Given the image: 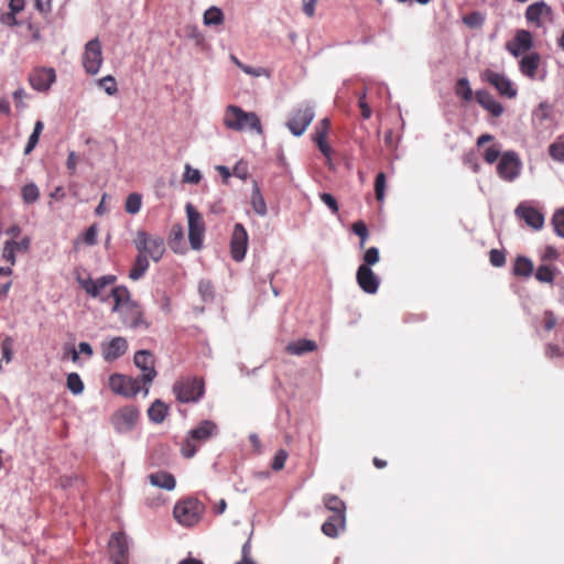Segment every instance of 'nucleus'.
<instances>
[{
  "label": "nucleus",
  "instance_id": "obj_1",
  "mask_svg": "<svg viewBox=\"0 0 564 564\" xmlns=\"http://www.w3.org/2000/svg\"><path fill=\"white\" fill-rule=\"evenodd\" d=\"M113 299L112 312L118 313L123 325L131 329H147L149 324L143 318V312L138 303L131 300L129 290L123 286H116L111 290Z\"/></svg>",
  "mask_w": 564,
  "mask_h": 564
},
{
  "label": "nucleus",
  "instance_id": "obj_2",
  "mask_svg": "<svg viewBox=\"0 0 564 564\" xmlns=\"http://www.w3.org/2000/svg\"><path fill=\"white\" fill-rule=\"evenodd\" d=\"M224 126L236 132L250 131L259 135L263 134L259 116L253 111H245L236 105H228L223 116Z\"/></svg>",
  "mask_w": 564,
  "mask_h": 564
},
{
  "label": "nucleus",
  "instance_id": "obj_3",
  "mask_svg": "<svg viewBox=\"0 0 564 564\" xmlns=\"http://www.w3.org/2000/svg\"><path fill=\"white\" fill-rule=\"evenodd\" d=\"M218 434V427L210 420L202 421L195 429H192L182 443L181 452L186 458L193 457L199 445Z\"/></svg>",
  "mask_w": 564,
  "mask_h": 564
},
{
  "label": "nucleus",
  "instance_id": "obj_4",
  "mask_svg": "<svg viewBox=\"0 0 564 564\" xmlns=\"http://www.w3.org/2000/svg\"><path fill=\"white\" fill-rule=\"evenodd\" d=\"M173 392L182 403H196L205 393V383L198 377L181 378L174 383Z\"/></svg>",
  "mask_w": 564,
  "mask_h": 564
},
{
  "label": "nucleus",
  "instance_id": "obj_5",
  "mask_svg": "<svg viewBox=\"0 0 564 564\" xmlns=\"http://www.w3.org/2000/svg\"><path fill=\"white\" fill-rule=\"evenodd\" d=\"M315 117V107L311 101H303L289 115L286 127L294 137H301Z\"/></svg>",
  "mask_w": 564,
  "mask_h": 564
},
{
  "label": "nucleus",
  "instance_id": "obj_6",
  "mask_svg": "<svg viewBox=\"0 0 564 564\" xmlns=\"http://www.w3.org/2000/svg\"><path fill=\"white\" fill-rule=\"evenodd\" d=\"M138 252H141L158 262L165 252L164 240L158 236H151L145 231L139 230L134 240Z\"/></svg>",
  "mask_w": 564,
  "mask_h": 564
},
{
  "label": "nucleus",
  "instance_id": "obj_7",
  "mask_svg": "<svg viewBox=\"0 0 564 564\" xmlns=\"http://www.w3.org/2000/svg\"><path fill=\"white\" fill-rule=\"evenodd\" d=\"M186 215L188 220V240L192 249L200 250L203 248L205 223L200 213L191 204H186Z\"/></svg>",
  "mask_w": 564,
  "mask_h": 564
},
{
  "label": "nucleus",
  "instance_id": "obj_8",
  "mask_svg": "<svg viewBox=\"0 0 564 564\" xmlns=\"http://www.w3.org/2000/svg\"><path fill=\"white\" fill-rule=\"evenodd\" d=\"M116 281V276L108 274L102 275L96 280H93L91 278H77V282L80 284V286L85 290V292L95 299H99L101 302L106 303L111 296V292L109 294H105L104 290L108 286L113 284Z\"/></svg>",
  "mask_w": 564,
  "mask_h": 564
},
{
  "label": "nucleus",
  "instance_id": "obj_9",
  "mask_svg": "<svg viewBox=\"0 0 564 564\" xmlns=\"http://www.w3.org/2000/svg\"><path fill=\"white\" fill-rule=\"evenodd\" d=\"M173 513L178 523L192 527L200 518V505L196 499H186L175 505Z\"/></svg>",
  "mask_w": 564,
  "mask_h": 564
},
{
  "label": "nucleus",
  "instance_id": "obj_10",
  "mask_svg": "<svg viewBox=\"0 0 564 564\" xmlns=\"http://www.w3.org/2000/svg\"><path fill=\"white\" fill-rule=\"evenodd\" d=\"M521 169V160L514 151L505 152L497 164V173L506 182H513L520 175Z\"/></svg>",
  "mask_w": 564,
  "mask_h": 564
},
{
  "label": "nucleus",
  "instance_id": "obj_11",
  "mask_svg": "<svg viewBox=\"0 0 564 564\" xmlns=\"http://www.w3.org/2000/svg\"><path fill=\"white\" fill-rule=\"evenodd\" d=\"M102 51L100 41L95 37L85 45L83 66L89 75H96L102 65Z\"/></svg>",
  "mask_w": 564,
  "mask_h": 564
},
{
  "label": "nucleus",
  "instance_id": "obj_12",
  "mask_svg": "<svg viewBox=\"0 0 564 564\" xmlns=\"http://www.w3.org/2000/svg\"><path fill=\"white\" fill-rule=\"evenodd\" d=\"M481 79L490 84L495 89L507 98H514L518 94L517 87L513 83L502 73L491 69H486L481 73Z\"/></svg>",
  "mask_w": 564,
  "mask_h": 564
},
{
  "label": "nucleus",
  "instance_id": "obj_13",
  "mask_svg": "<svg viewBox=\"0 0 564 564\" xmlns=\"http://www.w3.org/2000/svg\"><path fill=\"white\" fill-rule=\"evenodd\" d=\"M514 215L534 230H540L544 226V215L532 202H521L514 209Z\"/></svg>",
  "mask_w": 564,
  "mask_h": 564
},
{
  "label": "nucleus",
  "instance_id": "obj_14",
  "mask_svg": "<svg viewBox=\"0 0 564 564\" xmlns=\"http://www.w3.org/2000/svg\"><path fill=\"white\" fill-rule=\"evenodd\" d=\"M141 379L132 378L123 375H112L109 378V387L110 389L124 397H134L141 390Z\"/></svg>",
  "mask_w": 564,
  "mask_h": 564
},
{
  "label": "nucleus",
  "instance_id": "obj_15",
  "mask_svg": "<svg viewBox=\"0 0 564 564\" xmlns=\"http://www.w3.org/2000/svg\"><path fill=\"white\" fill-rule=\"evenodd\" d=\"M249 243L248 232L242 224H236L230 237V254L236 262L245 259Z\"/></svg>",
  "mask_w": 564,
  "mask_h": 564
},
{
  "label": "nucleus",
  "instance_id": "obj_16",
  "mask_svg": "<svg viewBox=\"0 0 564 564\" xmlns=\"http://www.w3.org/2000/svg\"><path fill=\"white\" fill-rule=\"evenodd\" d=\"M552 14V8L545 1L541 0L528 6L524 17L529 24L541 28L543 25V19H551Z\"/></svg>",
  "mask_w": 564,
  "mask_h": 564
},
{
  "label": "nucleus",
  "instance_id": "obj_17",
  "mask_svg": "<svg viewBox=\"0 0 564 564\" xmlns=\"http://www.w3.org/2000/svg\"><path fill=\"white\" fill-rule=\"evenodd\" d=\"M134 364L142 370L141 381L150 384L156 376L154 356L149 350H139L134 355Z\"/></svg>",
  "mask_w": 564,
  "mask_h": 564
},
{
  "label": "nucleus",
  "instance_id": "obj_18",
  "mask_svg": "<svg viewBox=\"0 0 564 564\" xmlns=\"http://www.w3.org/2000/svg\"><path fill=\"white\" fill-rule=\"evenodd\" d=\"M56 80V73L54 68H36L34 69L29 77V83L33 89L37 91H46L51 88V86Z\"/></svg>",
  "mask_w": 564,
  "mask_h": 564
},
{
  "label": "nucleus",
  "instance_id": "obj_19",
  "mask_svg": "<svg viewBox=\"0 0 564 564\" xmlns=\"http://www.w3.org/2000/svg\"><path fill=\"white\" fill-rule=\"evenodd\" d=\"M359 288L368 294H376L380 285V278L367 265H359L356 273Z\"/></svg>",
  "mask_w": 564,
  "mask_h": 564
},
{
  "label": "nucleus",
  "instance_id": "obj_20",
  "mask_svg": "<svg viewBox=\"0 0 564 564\" xmlns=\"http://www.w3.org/2000/svg\"><path fill=\"white\" fill-rule=\"evenodd\" d=\"M533 46L532 34L527 30H518L512 41L506 47L510 54L518 57Z\"/></svg>",
  "mask_w": 564,
  "mask_h": 564
},
{
  "label": "nucleus",
  "instance_id": "obj_21",
  "mask_svg": "<svg viewBox=\"0 0 564 564\" xmlns=\"http://www.w3.org/2000/svg\"><path fill=\"white\" fill-rule=\"evenodd\" d=\"M541 63V56L533 52L525 56H523L519 63V68L522 75L534 80L540 79L543 80L545 74L538 76V69Z\"/></svg>",
  "mask_w": 564,
  "mask_h": 564
},
{
  "label": "nucleus",
  "instance_id": "obj_22",
  "mask_svg": "<svg viewBox=\"0 0 564 564\" xmlns=\"http://www.w3.org/2000/svg\"><path fill=\"white\" fill-rule=\"evenodd\" d=\"M477 102L492 117H500L503 106L486 89H479L475 94Z\"/></svg>",
  "mask_w": 564,
  "mask_h": 564
},
{
  "label": "nucleus",
  "instance_id": "obj_23",
  "mask_svg": "<svg viewBox=\"0 0 564 564\" xmlns=\"http://www.w3.org/2000/svg\"><path fill=\"white\" fill-rule=\"evenodd\" d=\"M128 343L123 337H115L109 343L102 344V356L106 361H113L126 354Z\"/></svg>",
  "mask_w": 564,
  "mask_h": 564
},
{
  "label": "nucleus",
  "instance_id": "obj_24",
  "mask_svg": "<svg viewBox=\"0 0 564 564\" xmlns=\"http://www.w3.org/2000/svg\"><path fill=\"white\" fill-rule=\"evenodd\" d=\"M139 419V411L133 406L120 410L115 416V424L119 431L131 430Z\"/></svg>",
  "mask_w": 564,
  "mask_h": 564
},
{
  "label": "nucleus",
  "instance_id": "obj_25",
  "mask_svg": "<svg viewBox=\"0 0 564 564\" xmlns=\"http://www.w3.org/2000/svg\"><path fill=\"white\" fill-rule=\"evenodd\" d=\"M149 481L152 486L165 489L173 490L176 486V480L174 476L167 471L159 470L156 473H152L148 476Z\"/></svg>",
  "mask_w": 564,
  "mask_h": 564
},
{
  "label": "nucleus",
  "instance_id": "obj_26",
  "mask_svg": "<svg viewBox=\"0 0 564 564\" xmlns=\"http://www.w3.org/2000/svg\"><path fill=\"white\" fill-rule=\"evenodd\" d=\"M109 546L112 550V558H126L128 554V538L124 533L116 532L112 533L109 541Z\"/></svg>",
  "mask_w": 564,
  "mask_h": 564
},
{
  "label": "nucleus",
  "instance_id": "obj_27",
  "mask_svg": "<svg viewBox=\"0 0 564 564\" xmlns=\"http://www.w3.org/2000/svg\"><path fill=\"white\" fill-rule=\"evenodd\" d=\"M169 246L176 253H184L186 246L184 241V228L181 224H174L169 236Z\"/></svg>",
  "mask_w": 564,
  "mask_h": 564
},
{
  "label": "nucleus",
  "instance_id": "obj_28",
  "mask_svg": "<svg viewBox=\"0 0 564 564\" xmlns=\"http://www.w3.org/2000/svg\"><path fill=\"white\" fill-rule=\"evenodd\" d=\"M346 517L345 514H332L322 525V531L329 538H336L339 534V530L345 528Z\"/></svg>",
  "mask_w": 564,
  "mask_h": 564
},
{
  "label": "nucleus",
  "instance_id": "obj_29",
  "mask_svg": "<svg viewBox=\"0 0 564 564\" xmlns=\"http://www.w3.org/2000/svg\"><path fill=\"white\" fill-rule=\"evenodd\" d=\"M533 261L525 256H518L513 263L512 272L517 276L530 278L533 273Z\"/></svg>",
  "mask_w": 564,
  "mask_h": 564
},
{
  "label": "nucleus",
  "instance_id": "obj_30",
  "mask_svg": "<svg viewBox=\"0 0 564 564\" xmlns=\"http://www.w3.org/2000/svg\"><path fill=\"white\" fill-rule=\"evenodd\" d=\"M167 412L169 406L160 399H156L148 409V416L151 422L160 424L165 420Z\"/></svg>",
  "mask_w": 564,
  "mask_h": 564
},
{
  "label": "nucleus",
  "instance_id": "obj_31",
  "mask_svg": "<svg viewBox=\"0 0 564 564\" xmlns=\"http://www.w3.org/2000/svg\"><path fill=\"white\" fill-rule=\"evenodd\" d=\"M149 259L145 254L138 252L133 265L129 272V278L133 281L140 280L149 269Z\"/></svg>",
  "mask_w": 564,
  "mask_h": 564
},
{
  "label": "nucleus",
  "instance_id": "obj_32",
  "mask_svg": "<svg viewBox=\"0 0 564 564\" xmlns=\"http://www.w3.org/2000/svg\"><path fill=\"white\" fill-rule=\"evenodd\" d=\"M317 345L311 339H300L288 344L286 351L291 355L301 356L310 351H314Z\"/></svg>",
  "mask_w": 564,
  "mask_h": 564
},
{
  "label": "nucleus",
  "instance_id": "obj_33",
  "mask_svg": "<svg viewBox=\"0 0 564 564\" xmlns=\"http://www.w3.org/2000/svg\"><path fill=\"white\" fill-rule=\"evenodd\" d=\"M251 206L256 214L265 216L268 213L265 200L260 192L258 185H254L251 193Z\"/></svg>",
  "mask_w": 564,
  "mask_h": 564
},
{
  "label": "nucleus",
  "instance_id": "obj_34",
  "mask_svg": "<svg viewBox=\"0 0 564 564\" xmlns=\"http://www.w3.org/2000/svg\"><path fill=\"white\" fill-rule=\"evenodd\" d=\"M324 505L327 510L332 511L333 514H345L346 506L345 502L335 495L324 496Z\"/></svg>",
  "mask_w": 564,
  "mask_h": 564
},
{
  "label": "nucleus",
  "instance_id": "obj_35",
  "mask_svg": "<svg viewBox=\"0 0 564 564\" xmlns=\"http://www.w3.org/2000/svg\"><path fill=\"white\" fill-rule=\"evenodd\" d=\"M556 268L547 264H540L535 271V279L541 283H553Z\"/></svg>",
  "mask_w": 564,
  "mask_h": 564
},
{
  "label": "nucleus",
  "instance_id": "obj_36",
  "mask_svg": "<svg viewBox=\"0 0 564 564\" xmlns=\"http://www.w3.org/2000/svg\"><path fill=\"white\" fill-rule=\"evenodd\" d=\"M549 154L554 161L564 163V134L550 144Z\"/></svg>",
  "mask_w": 564,
  "mask_h": 564
},
{
  "label": "nucleus",
  "instance_id": "obj_37",
  "mask_svg": "<svg viewBox=\"0 0 564 564\" xmlns=\"http://www.w3.org/2000/svg\"><path fill=\"white\" fill-rule=\"evenodd\" d=\"M455 94L464 101H470L473 99V90L470 88L469 80L466 77H462L457 80Z\"/></svg>",
  "mask_w": 564,
  "mask_h": 564
},
{
  "label": "nucleus",
  "instance_id": "obj_38",
  "mask_svg": "<svg viewBox=\"0 0 564 564\" xmlns=\"http://www.w3.org/2000/svg\"><path fill=\"white\" fill-rule=\"evenodd\" d=\"M224 21V13L217 7H210L204 13V23L206 25H219Z\"/></svg>",
  "mask_w": 564,
  "mask_h": 564
},
{
  "label": "nucleus",
  "instance_id": "obj_39",
  "mask_svg": "<svg viewBox=\"0 0 564 564\" xmlns=\"http://www.w3.org/2000/svg\"><path fill=\"white\" fill-rule=\"evenodd\" d=\"M142 206V196L139 193H131L128 195L124 204V209L130 215H135L140 212Z\"/></svg>",
  "mask_w": 564,
  "mask_h": 564
},
{
  "label": "nucleus",
  "instance_id": "obj_40",
  "mask_svg": "<svg viewBox=\"0 0 564 564\" xmlns=\"http://www.w3.org/2000/svg\"><path fill=\"white\" fill-rule=\"evenodd\" d=\"M22 199L25 204L35 203L40 197L39 187L34 183L25 184L21 189Z\"/></svg>",
  "mask_w": 564,
  "mask_h": 564
},
{
  "label": "nucleus",
  "instance_id": "obj_41",
  "mask_svg": "<svg viewBox=\"0 0 564 564\" xmlns=\"http://www.w3.org/2000/svg\"><path fill=\"white\" fill-rule=\"evenodd\" d=\"M313 141L316 143L318 150L322 152V154L326 158L327 165L332 169L333 167V161H332V148L327 143L326 138L323 137V133L317 137H313Z\"/></svg>",
  "mask_w": 564,
  "mask_h": 564
},
{
  "label": "nucleus",
  "instance_id": "obj_42",
  "mask_svg": "<svg viewBox=\"0 0 564 564\" xmlns=\"http://www.w3.org/2000/svg\"><path fill=\"white\" fill-rule=\"evenodd\" d=\"M66 386L67 389L75 395H78L84 391V382L79 375L76 372H72L67 376Z\"/></svg>",
  "mask_w": 564,
  "mask_h": 564
},
{
  "label": "nucleus",
  "instance_id": "obj_43",
  "mask_svg": "<svg viewBox=\"0 0 564 564\" xmlns=\"http://www.w3.org/2000/svg\"><path fill=\"white\" fill-rule=\"evenodd\" d=\"M552 225L557 236L564 238V208L556 210L552 217Z\"/></svg>",
  "mask_w": 564,
  "mask_h": 564
},
{
  "label": "nucleus",
  "instance_id": "obj_44",
  "mask_svg": "<svg viewBox=\"0 0 564 564\" xmlns=\"http://www.w3.org/2000/svg\"><path fill=\"white\" fill-rule=\"evenodd\" d=\"M98 85L109 95L113 96L118 91L117 83L111 75H107L98 80Z\"/></svg>",
  "mask_w": 564,
  "mask_h": 564
},
{
  "label": "nucleus",
  "instance_id": "obj_45",
  "mask_svg": "<svg viewBox=\"0 0 564 564\" xmlns=\"http://www.w3.org/2000/svg\"><path fill=\"white\" fill-rule=\"evenodd\" d=\"M352 231L360 238L359 247L364 248L368 239V228L362 220L355 221L352 224Z\"/></svg>",
  "mask_w": 564,
  "mask_h": 564
},
{
  "label": "nucleus",
  "instance_id": "obj_46",
  "mask_svg": "<svg viewBox=\"0 0 564 564\" xmlns=\"http://www.w3.org/2000/svg\"><path fill=\"white\" fill-rule=\"evenodd\" d=\"M463 21L469 28H479L485 22V17L478 11H474L463 18Z\"/></svg>",
  "mask_w": 564,
  "mask_h": 564
},
{
  "label": "nucleus",
  "instance_id": "obj_47",
  "mask_svg": "<svg viewBox=\"0 0 564 564\" xmlns=\"http://www.w3.org/2000/svg\"><path fill=\"white\" fill-rule=\"evenodd\" d=\"M499 158H501V147L499 144H492L484 152V160L488 164L495 163Z\"/></svg>",
  "mask_w": 564,
  "mask_h": 564
},
{
  "label": "nucleus",
  "instance_id": "obj_48",
  "mask_svg": "<svg viewBox=\"0 0 564 564\" xmlns=\"http://www.w3.org/2000/svg\"><path fill=\"white\" fill-rule=\"evenodd\" d=\"M551 116V107L546 102H541L536 110L533 112V120L543 122Z\"/></svg>",
  "mask_w": 564,
  "mask_h": 564
},
{
  "label": "nucleus",
  "instance_id": "obj_49",
  "mask_svg": "<svg viewBox=\"0 0 564 564\" xmlns=\"http://www.w3.org/2000/svg\"><path fill=\"white\" fill-rule=\"evenodd\" d=\"M384 192H386V175L384 173L380 172L375 181V193L376 198L379 202H382L384 198Z\"/></svg>",
  "mask_w": 564,
  "mask_h": 564
},
{
  "label": "nucleus",
  "instance_id": "obj_50",
  "mask_svg": "<svg viewBox=\"0 0 564 564\" xmlns=\"http://www.w3.org/2000/svg\"><path fill=\"white\" fill-rule=\"evenodd\" d=\"M380 256H379V249L377 247H370L366 250L364 254V263L361 265H367L370 268L371 265L379 262Z\"/></svg>",
  "mask_w": 564,
  "mask_h": 564
},
{
  "label": "nucleus",
  "instance_id": "obj_51",
  "mask_svg": "<svg viewBox=\"0 0 564 564\" xmlns=\"http://www.w3.org/2000/svg\"><path fill=\"white\" fill-rule=\"evenodd\" d=\"M2 348V360L9 364L13 358V339L6 337L1 345Z\"/></svg>",
  "mask_w": 564,
  "mask_h": 564
},
{
  "label": "nucleus",
  "instance_id": "obj_52",
  "mask_svg": "<svg viewBox=\"0 0 564 564\" xmlns=\"http://www.w3.org/2000/svg\"><path fill=\"white\" fill-rule=\"evenodd\" d=\"M288 457L289 454L285 449H279L273 457L271 465L272 469L275 471L281 470L284 467Z\"/></svg>",
  "mask_w": 564,
  "mask_h": 564
},
{
  "label": "nucleus",
  "instance_id": "obj_53",
  "mask_svg": "<svg viewBox=\"0 0 564 564\" xmlns=\"http://www.w3.org/2000/svg\"><path fill=\"white\" fill-rule=\"evenodd\" d=\"M15 249L13 248V245L10 241H6L3 249H2V259L7 261L10 265L15 264Z\"/></svg>",
  "mask_w": 564,
  "mask_h": 564
},
{
  "label": "nucleus",
  "instance_id": "obj_54",
  "mask_svg": "<svg viewBox=\"0 0 564 564\" xmlns=\"http://www.w3.org/2000/svg\"><path fill=\"white\" fill-rule=\"evenodd\" d=\"M198 291L204 301H209L214 296L213 284L207 280H202L198 284Z\"/></svg>",
  "mask_w": 564,
  "mask_h": 564
},
{
  "label": "nucleus",
  "instance_id": "obj_55",
  "mask_svg": "<svg viewBox=\"0 0 564 564\" xmlns=\"http://www.w3.org/2000/svg\"><path fill=\"white\" fill-rule=\"evenodd\" d=\"M321 200L329 208L332 214H337L339 210L338 203L336 198L329 193L319 194Z\"/></svg>",
  "mask_w": 564,
  "mask_h": 564
},
{
  "label": "nucleus",
  "instance_id": "obj_56",
  "mask_svg": "<svg viewBox=\"0 0 564 564\" xmlns=\"http://www.w3.org/2000/svg\"><path fill=\"white\" fill-rule=\"evenodd\" d=\"M202 178V174L198 170L192 169L188 164L185 166L184 182L191 184H197Z\"/></svg>",
  "mask_w": 564,
  "mask_h": 564
},
{
  "label": "nucleus",
  "instance_id": "obj_57",
  "mask_svg": "<svg viewBox=\"0 0 564 564\" xmlns=\"http://www.w3.org/2000/svg\"><path fill=\"white\" fill-rule=\"evenodd\" d=\"M489 260H490V263L496 267V268H500L505 264L506 262V257H505V253L498 249H492L490 250L489 252Z\"/></svg>",
  "mask_w": 564,
  "mask_h": 564
},
{
  "label": "nucleus",
  "instance_id": "obj_58",
  "mask_svg": "<svg viewBox=\"0 0 564 564\" xmlns=\"http://www.w3.org/2000/svg\"><path fill=\"white\" fill-rule=\"evenodd\" d=\"M9 241L13 245V248L15 249L17 252L26 253L30 250L31 238L28 236L23 237L20 241H15L13 239H11Z\"/></svg>",
  "mask_w": 564,
  "mask_h": 564
},
{
  "label": "nucleus",
  "instance_id": "obj_59",
  "mask_svg": "<svg viewBox=\"0 0 564 564\" xmlns=\"http://www.w3.org/2000/svg\"><path fill=\"white\" fill-rule=\"evenodd\" d=\"M329 128H330V120L328 118L322 119L321 122L316 126L313 137H317L323 133V137L327 138Z\"/></svg>",
  "mask_w": 564,
  "mask_h": 564
},
{
  "label": "nucleus",
  "instance_id": "obj_60",
  "mask_svg": "<svg viewBox=\"0 0 564 564\" xmlns=\"http://www.w3.org/2000/svg\"><path fill=\"white\" fill-rule=\"evenodd\" d=\"M17 13H13V11L10 10V12L2 13L0 15V22L7 26H15L19 25V21L15 17Z\"/></svg>",
  "mask_w": 564,
  "mask_h": 564
},
{
  "label": "nucleus",
  "instance_id": "obj_61",
  "mask_svg": "<svg viewBox=\"0 0 564 564\" xmlns=\"http://www.w3.org/2000/svg\"><path fill=\"white\" fill-rule=\"evenodd\" d=\"M84 241L88 246H94L97 242V227L91 225L84 235Z\"/></svg>",
  "mask_w": 564,
  "mask_h": 564
},
{
  "label": "nucleus",
  "instance_id": "obj_62",
  "mask_svg": "<svg viewBox=\"0 0 564 564\" xmlns=\"http://www.w3.org/2000/svg\"><path fill=\"white\" fill-rule=\"evenodd\" d=\"M558 251L555 247L553 246H547L543 253L541 254V260L542 261H553V260H556L558 258Z\"/></svg>",
  "mask_w": 564,
  "mask_h": 564
},
{
  "label": "nucleus",
  "instance_id": "obj_63",
  "mask_svg": "<svg viewBox=\"0 0 564 564\" xmlns=\"http://www.w3.org/2000/svg\"><path fill=\"white\" fill-rule=\"evenodd\" d=\"M544 328L551 330L555 327L557 318L552 311H546L543 317Z\"/></svg>",
  "mask_w": 564,
  "mask_h": 564
},
{
  "label": "nucleus",
  "instance_id": "obj_64",
  "mask_svg": "<svg viewBox=\"0 0 564 564\" xmlns=\"http://www.w3.org/2000/svg\"><path fill=\"white\" fill-rule=\"evenodd\" d=\"M39 140H40V135L32 132L31 135L29 137L28 143L24 148V154H30L34 150L36 144L39 143Z\"/></svg>",
  "mask_w": 564,
  "mask_h": 564
}]
</instances>
